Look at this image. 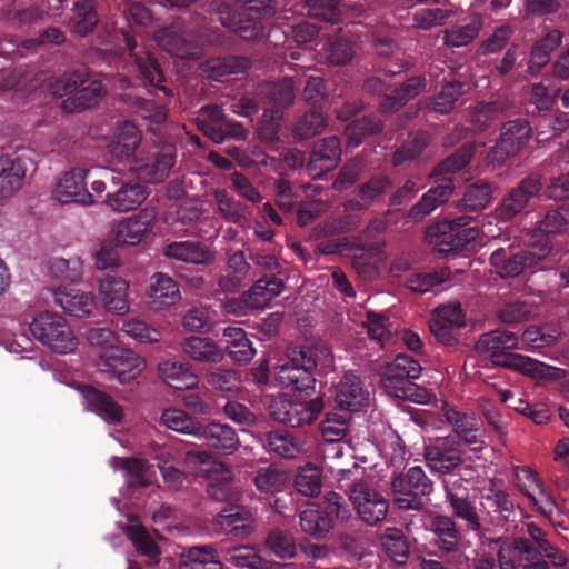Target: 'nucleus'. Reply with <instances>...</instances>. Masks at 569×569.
Returning <instances> with one entry per match:
<instances>
[{"instance_id":"nucleus-1","label":"nucleus","mask_w":569,"mask_h":569,"mask_svg":"<svg viewBox=\"0 0 569 569\" xmlns=\"http://www.w3.org/2000/svg\"><path fill=\"white\" fill-rule=\"evenodd\" d=\"M473 349L485 368L500 367L532 378H549L553 370L550 366L515 352L519 349L518 335L505 328L481 333Z\"/></svg>"},{"instance_id":"nucleus-2","label":"nucleus","mask_w":569,"mask_h":569,"mask_svg":"<svg viewBox=\"0 0 569 569\" xmlns=\"http://www.w3.org/2000/svg\"><path fill=\"white\" fill-rule=\"evenodd\" d=\"M331 359V350L322 341L295 347L288 361L279 367L277 378L282 387L308 395L316 386L313 370L319 365L328 366Z\"/></svg>"},{"instance_id":"nucleus-3","label":"nucleus","mask_w":569,"mask_h":569,"mask_svg":"<svg viewBox=\"0 0 569 569\" xmlns=\"http://www.w3.org/2000/svg\"><path fill=\"white\" fill-rule=\"evenodd\" d=\"M472 222L473 217L469 214L448 217L428 226L425 240L441 257H455L478 239L480 230L478 224L470 226Z\"/></svg>"},{"instance_id":"nucleus-4","label":"nucleus","mask_w":569,"mask_h":569,"mask_svg":"<svg viewBox=\"0 0 569 569\" xmlns=\"http://www.w3.org/2000/svg\"><path fill=\"white\" fill-rule=\"evenodd\" d=\"M358 473L363 470L355 465L353 470H341L338 479L339 487L343 489L352 502L359 519L367 526L381 523L389 511V500Z\"/></svg>"},{"instance_id":"nucleus-5","label":"nucleus","mask_w":569,"mask_h":569,"mask_svg":"<svg viewBox=\"0 0 569 569\" xmlns=\"http://www.w3.org/2000/svg\"><path fill=\"white\" fill-rule=\"evenodd\" d=\"M351 517L346 499L335 492H327L320 503L299 513L301 530L315 538H325L337 521L345 522Z\"/></svg>"},{"instance_id":"nucleus-6","label":"nucleus","mask_w":569,"mask_h":569,"mask_svg":"<svg viewBox=\"0 0 569 569\" xmlns=\"http://www.w3.org/2000/svg\"><path fill=\"white\" fill-rule=\"evenodd\" d=\"M391 491L399 509L420 511L429 501L433 482L420 466H413L392 479Z\"/></svg>"},{"instance_id":"nucleus-7","label":"nucleus","mask_w":569,"mask_h":569,"mask_svg":"<svg viewBox=\"0 0 569 569\" xmlns=\"http://www.w3.org/2000/svg\"><path fill=\"white\" fill-rule=\"evenodd\" d=\"M29 328L34 339L52 352L67 355L73 352L78 346L77 337L59 313L40 312L33 318Z\"/></svg>"},{"instance_id":"nucleus-8","label":"nucleus","mask_w":569,"mask_h":569,"mask_svg":"<svg viewBox=\"0 0 569 569\" xmlns=\"http://www.w3.org/2000/svg\"><path fill=\"white\" fill-rule=\"evenodd\" d=\"M551 247L516 248L508 246L496 249L489 262L501 278H515L527 269H539L543 259L550 253Z\"/></svg>"},{"instance_id":"nucleus-9","label":"nucleus","mask_w":569,"mask_h":569,"mask_svg":"<svg viewBox=\"0 0 569 569\" xmlns=\"http://www.w3.org/2000/svg\"><path fill=\"white\" fill-rule=\"evenodd\" d=\"M542 181L539 174L531 173L510 188L497 203L493 218L498 222H512L526 214L532 200L539 197Z\"/></svg>"},{"instance_id":"nucleus-10","label":"nucleus","mask_w":569,"mask_h":569,"mask_svg":"<svg viewBox=\"0 0 569 569\" xmlns=\"http://www.w3.org/2000/svg\"><path fill=\"white\" fill-rule=\"evenodd\" d=\"M323 409L322 397L309 401H292L280 397L273 399L269 405V415L278 423L290 428H300L316 421Z\"/></svg>"},{"instance_id":"nucleus-11","label":"nucleus","mask_w":569,"mask_h":569,"mask_svg":"<svg viewBox=\"0 0 569 569\" xmlns=\"http://www.w3.org/2000/svg\"><path fill=\"white\" fill-rule=\"evenodd\" d=\"M463 446L458 437H438L425 446V459L429 469L440 476L458 470L462 463Z\"/></svg>"},{"instance_id":"nucleus-12","label":"nucleus","mask_w":569,"mask_h":569,"mask_svg":"<svg viewBox=\"0 0 569 569\" xmlns=\"http://www.w3.org/2000/svg\"><path fill=\"white\" fill-rule=\"evenodd\" d=\"M199 130L216 143L228 139H246L247 131L240 122L228 119L218 104H207L200 109Z\"/></svg>"},{"instance_id":"nucleus-13","label":"nucleus","mask_w":569,"mask_h":569,"mask_svg":"<svg viewBox=\"0 0 569 569\" xmlns=\"http://www.w3.org/2000/svg\"><path fill=\"white\" fill-rule=\"evenodd\" d=\"M421 370L422 367L418 360L406 353H399L383 373L381 386L390 397L403 399L411 380L419 378Z\"/></svg>"},{"instance_id":"nucleus-14","label":"nucleus","mask_w":569,"mask_h":569,"mask_svg":"<svg viewBox=\"0 0 569 569\" xmlns=\"http://www.w3.org/2000/svg\"><path fill=\"white\" fill-rule=\"evenodd\" d=\"M336 408L346 412H358L369 406L370 391L360 376L346 372L333 387Z\"/></svg>"},{"instance_id":"nucleus-15","label":"nucleus","mask_w":569,"mask_h":569,"mask_svg":"<svg viewBox=\"0 0 569 569\" xmlns=\"http://www.w3.org/2000/svg\"><path fill=\"white\" fill-rule=\"evenodd\" d=\"M142 359L130 349L113 348L100 356V371L113 375L120 383L134 379L142 370Z\"/></svg>"},{"instance_id":"nucleus-16","label":"nucleus","mask_w":569,"mask_h":569,"mask_svg":"<svg viewBox=\"0 0 569 569\" xmlns=\"http://www.w3.org/2000/svg\"><path fill=\"white\" fill-rule=\"evenodd\" d=\"M174 163L176 148L172 144H166L146 157H140L138 162L130 167V171L152 183H158L169 176Z\"/></svg>"},{"instance_id":"nucleus-17","label":"nucleus","mask_w":569,"mask_h":569,"mask_svg":"<svg viewBox=\"0 0 569 569\" xmlns=\"http://www.w3.org/2000/svg\"><path fill=\"white\" fill-rule=\"evenodd\" d=\"M123 41L142 79L151 87L162 90L167 96L172 94L170 89L161 86L164 76L157 59L143 47H138L134 37L129 32H123Z\"/></svg>"},{"instance_id":"nucleus-18","label":"nucleus","mask_w":569,"mask_h":569,"mask_svg":"<svg viewBox=\"0 0 569 569\" xmlns=\"http://www.w3.org/2000/svg\"><path fill=\"white\" fill-rule=\"evenodd\" d=\"M88 174H90V170L84 168L66 171L54 188V198L61 203L73 202L83 206L93 203V194L87 189Z\"/></svg>"},{"instance_id":"nucleus-19","label":"nucleus","mask_w":569,"mask_h":569,"mask_svg":"<svg viewBox=\"0 0 569 569\" xmlns=\"http://www.w3.org/2000/svg\"><path fill=\"white\" fill-rule=\"evenodd\" d=\"M262 448L271 456L292 460L306 452L302 436L284 429H272L259 436Z\"/></svg>"},{"instance_id":"nucleus-20","label":"nucleus","mask_w":569,"mask_h":569,"mask_svg":"<svg viewBox=\"0 0 569 569\" xmlns=\"http://www.w3.org/2000/svg\"><path fill=\"white\" fill-rule=\"evenodd\" d=\"M213 525L218 532L243 539L254 531L256 519L249 508L232 505L216 516Z\"/></svg>"},{"instance_id":"nucleus-21","label":"nucleus","mask_w":569,"mask_h":569,"mask_svg":"<svg viewBox=\"0 0 569 569\" xmlns=\"http://www.w3.org/2000/svg\"><path fill=\"white\" fill-rule=\"evenodd\" d=\"M341 159V143L338 137L329 136L315 142L307 163L312 179H321L333 170Z\"/></svg>"},{"instance_id":"nucleus-22","label":"nucleus","mask_w":569,"mask_h":569,"mask_svg":"<svg viewBox=\"0 0 569 569\" xmlns=\"http://www.w3.org/2000/svg\"><path fill=\"white\" fill-rule=\"evenodd\" d=\"M33 161L24 154L0 157V200L13 196L21 189L26 174Z\"/></svg>"},{"instance_id":"nucleus-23","label":"nucleus","mask_w":569,"mask_h":569,"mask_svg":"<svg viewBox=\"0 0 569 569\" xmlns=\"http://www.w3.org/2000/svg\"><path fill=\"white\" fill-rule=\"evenodd\" d=\"M442 411L446 421L452 427V433L447 437H458L462 446H475L472 451L482 450L485 441L478 433L479 423L473 416L461 412L448 405L443 406Z\"/></svg>"},{"instance_id":"nucleus-24","label":"nucleus","mask_w":569,"mask_h":569,"mask_svg":"<svg viewBox=\"0 0 569 569\" xmlns=\"http://www.w3.org/2000/svg\"><path fill=\"white\" fill-rule=\"evenodd\" d=\"M118 184L108 191L104 203L112 210L127 212L137 209L148 197L147 187L139 182L124 180L118 176Z\"/></svg>"},{"instance_id":"nucleus-25","label":"nucleus","mask_w":569,"mask_h":569,"mask_svg":"<svg viewBox=\"0 0 569 569\" xmlns=\"http://www.w3.org/2000/svg\"><path fill=\"white\" fill-rule=\"evenodd\" d=\"M218 17L223 27L229 28L244 40L254 41L263 37L262 20L242 10L234 12L229 4H221L218 9Z\"/></svg>"},{"instance_id":"nucleus-26","label":"nucleus","mask_w":569,"mask_h":569,"mask_svg":"<svg viewBox=\"0 0 569 569\" xmlns=\"http://www.w3.org/2000/svg\"><path fill=\"white\" fill-rule=\"evenodd\" d=\"M426 77L416 74L396 86L390 93H385L379 102V111L383 114L395 113L403 108L410 100L425 91Z\"/></svg>"},{"instance_id":"nucleus-27","label":"nucleus","mask_w":569,"mask_h":569,"mask_svg":"<svg viewBox=\"0 0 569 569\" xmlns=\"http://www.w3.org/2000/svg\"><path fill=\"white\" fill-rule=\"evenodd\" d=\"M141 142V133L130 121H124L114 137L113 141L109 144L110 156L119 163H130V167L136 164L139 160L137 154L138 147Z\"/></svg>"},{"instance_id":"nucleus-28","label":"nucleus","mask_w":569,"mask_h":569,"mask_svg":"<svg viewBox=\"0 0 569 569\" xmlns=\"http://www.w3.org/2000/svg\"><path fill=\"white\" fill-rule=\"evenodd\" d=\"M198 439H203L209 448L224 455H231L240 447L237 431L231 426L219 421L201 425Z\"/></svg>"},{"instance_id":"nucleus-29","label":"nucleus","mask_w":569,"mask_h":569,"mask_svg":"<svg viewBox=\"0 0 569 569\" xmlns=\"http://www.w3.org/2000/svg\"><path fill=\"white\" fill-rule=\"evenodd\" d=\"M54 302L72 317L86 318L93 315L97 303L92 293L69 287H59L54 292Z\"/></svg>"},{"instance_id":"nucleus-30","label":"nucleus","mask_w":569,"mask_h":569,"mask_svg":"<svg viewBox=\"0 0 569 569\" xmlns=\"http://www.w3.org/2000/svg\"><path fill=\"white\" fill-rule=\"evenodd\" d=\"M453 189L455 186L451 178H441L437 186L430 188L422 194L421 199L410 208L408 217L415 222L422 220L440 204L447 202Z\"/></svg>"},{"instance_id":"nucleus-31","label":"nucleus","mask_w":569,"mask_h":569,"mask_svg":"<svg viewBox=\"0 0 569 569\" xmlns=\"http://www.w3.org/2000/svg\"><path fill=\"white\" fill-rule=\"evenodd\" d=\"M156 41L163 50L181 59L197 58V47L178 24L159 30Z\"/></svg>"},{"instance_id":"nucleus-32","label":"nucleus","mask_w":569,"mask_h":569,"mask_svg":"<svg viewBox=\"0 0 569 569\" xmlns=\"http://www.w3.org/2000/svg\"><path fill=\"white\" fill-rule=\"evenodd\" d=\"M152 227L153 217L147 211H140L139 214L127 218L117 226L114 241L120 246H136L151 232Z\"/></svg>"},{"instance_id":"nucleus-33","label":"nucleus","mask_w":569,"mask_h":569,"mask_svg":"<svg viewBox=\"0 0 569 569\" xmlns=\"http://www.w3.org/2000/svg\"><path fill=\"white\" fill-rule=\"evenodd\" d=\"M128 282L117 276L107 274L100 280L99 290L108 311L124 315L129 311Z\"/></svg>"},{"instance_id":"nucleus-34","label":"nucleus","mask_w":569,"mask_h":569,"mask_svg":"<svg viewBox=\"0 0 569 569\" xmlns=\"http://www.w3.org/2000/svg\"><path fill=\"white\" fill-rule=\"evenodd\" d=\"M81 393L88 407L109 422H120L123 416L122 408L112 397L92 386H82Z\"/></svg>"},{"instance_id":"nucleus-35","label":"nucleus","mask_w":569,"mask_h":569,"mask_svg":"<svg viewBox=\"0 0 569 569\" xmlns=\"http://www.w3.org/2000/svg\"><path fill=\"white\" fill-rule=\"evenodd\" d=\"M166 257L193 264H207L212 260L209 248L199 241H174L163 249Z\"/></svg>"},{"instance_id":"nucleus-36","label":"nucleus","mask_w":569,"mask_h":569,"mask_svg":"<svg viewBox=\"0 0 569 569\" xmlns=\"http://www.w3.org/2000/svg\"><path fill=\"white\" fill-rule=\"evenodd\" d=\"M149 299L154 309L170 307L180 299L179 287L171 277L162 272L154 273L149 287Z\"/></svg>"},{"instance_id":"nucleus-37","label":"nucleus","mask_w":569,"mask_h":569,"mask_svg":"<svg viewBox=\"0 0 569 569\" xmlns=\"http://www.w3.org/2000/svg\"><path fill=\"white\" fill-rule=\"evenodd\" d=\"M430 530L436 537V545L446 552L459 549L461 532L455 519L447 515H436L430 521Z\"/></svg>"},{"instance_id":"nucleus-38","label":"nucleus","mask_w":569,"mask_h":569,"mask_svg":"<svg viewBox=\"0 0 569 569\" xmlns=\"http://www.w3.org/2000/svg\"><path fill=\"white\" fill-rule=\"evenodd\" d=\"M222 339L226 343V352L238 363H247L256 355L251 340L240 327H227L223 330Z\"/></svg>"},{"instance_id":"nucleus-39","label":"nucleus","mask_w":569,"mask_h":569,"mask_svg":"<svg viewBox=\"0 0 569 569\" xmlns=\"http://www.w3.org/2000/svg\"><path fill=\"white\" fill-rule=\"evenodd\" d=\"M71 31L79 37L90 34L99 22L96 0H77L72 6Z\"/></svg>"},{"instance_id":"nucleus-40","label":"nucleus","mask_w":569,"mask_h":569,"mask_svg":"<svg viewBox=\"0 0 569 569\" xmlns=\"http://www.w3.org/2000/svg\"><path fill=\"white\" fill-rule=\"evenodd\" d=\"M106 93V88L102 82L98 79H92L83 86L80 90H77L76 94H72L62 101V109L66 112H79L83 109L92 108L101 100Z\"/></svg>"},{"instance_id":"nucleus-41","label":"nucleus","mask_w":569,"mask_h":569,"mask_svg":"<svg viewBox=\"0 0 569 569\" xmlns=\"http://www.w3.org/2000/svg\"><path fill=\"white\" fill-rule=\"evenodd\" d=\"M159 373L174 389H190L198 385V377L190 371L189 365L178 360L159 363Z\"/></svg>"},{"instance_id":"nucleus-42","label":"nucleus","mask_w":569,"mask_h":569,"mask_svg":"<svg viewBox=\"0 0 569 569\" xmlns=\"http://www.w3.org/2000/svg\"><path fill=\"white\" fill-rule=\"evenodd\" d=\"M219 213L227 222L242 224L250 217V208L236 200L226 189H217L213 192Z\"/></svg>"},{"instance_id":"nucleus-43","label":"nucleus","mask_w":569,"mask_h":569,"mask_svg":"<svg viewBox=\"0 0 569 569\" xmlns=\"http://www.w3.org/2000/svg\"><path fill=\"white\" fill-rule=\"evenodd\" d=\"M452 512V518L461 521L467 531L480 535L483 532V526L478 512L477 506L469 497H455L453 501L449 502Z\"/></svg>"},{"instance_id":"nucleus-44","label":"nucleus","mask_w":569,"mask_h":569,"mask_svg":"<svg viewBox=\"0 0 569 569\" xmlns=\"http://www.w3.org/2000/svg\"><path fill=\"white\" fill-rule=\"evenodd\" d=\"M181 347L189 358L199 362L216 363L222 359V353L210 338L191 336L182 341Z\"/></svg>"},{"instance_id":"nucleus-45","label":"nucleus","mask_w":569,"mask_h":569,"mask_svg":"<svg viewBox=\"0 0 569 569\" xmlns=\"http://www.w3.org/2000/svg\"><path fill=\"white\" fill-rule=\"evenodd\" d=\"M483 20L479 14L469 17L465 24L455 26L445 31L443 43L447 47L459 48L471 43L482 29Z\"/></svg>"},{"instance_id":"nucleus-46","label":"nucleus","mask_w":569,"mask_h":569,"mask_svg":"<svg viewBox=\"0 0 569 569\" xmlns=\"http://www.w3.org/2000/svg\"><path fill=\"white\" fill-rule=\"evenodd\" d=\"M284 288L283 281L276 276H263L258 279L248 292L250 305L254 308L264 307L278 297Z\"/></svg>"},{"instance_id":"nucleus-47","label":"nucleus","mask_w":569,"mask_h":569,"mask_svg":"<svg viewBox=\"0 0 569 569\" xmlns=\"http://www.w3.org/2000/svg\"><path fill=\"white\" fill-rule=\"evenodd\" d=\"M325 52L328 63L345 66L353 59L357 52V42L345 34H333L328 38Z\"/></svg>"},{"instance_id":"nucleus-48","label":"nucleus","mask_w":569,"mask_h":569,"mask_svg":"<svg viewBox=\"0 0 569 569\" xmlns=\"http://www.w3.org/2000/svg\"><path fill=\"white\" fill-rule=\"evenodd\" d=\"M209 565L208 569H223L219 552L213 545H198L189 547L180 556L179 568L199 565Z\"/></svg>"},{"instance_id":"nucleus-49","label":"nucleus","mask_w":569,"mask_h":569,"mask_svg":"<svg viewBox=\"0 0 569 569\" xmlns=\"http://www.w3.org/2000/svg\"><path fill=\"white\" fill-rule=\"evenodd\" d=\"M127 536L140 556L146 557V565L153 566L160 561L161 548L142 526H129Z\"/></svg>"},{"instance_id":"nucleus-50","label":"nucleus","mask_w":569,"mask_h":569,"mask_svg":"<svg viewBox=\"0 0 569 569\" xmlns=\"http://www.w3.org/2000/svg\"><path fill=\"white\" fill-rule=\"evenodd\" d=\"M561 38L560 31L552 30L533 46L528 66L531 73H538L548 63L551 52L560 46Z\"/></svg>"},{"instance_id":"nucleus-51","label":"nucleus","mask_w":569,"mask_h":569,"mask_svg":"<svg viewBox=\"0 0 569 569\" xmlns=\"http://www.w3.org/2000/svg\"><path fill=\"white\" fill-rule=\"evenodd\" d=\"M463 93L465 84L462 82L457 80L449 81L435 96L429 104V110L439 114H448Z\"/></svg>"},{"instance_id":"nucleus-52","label":"nucleus","mask_w":569,"mask_h":569,"mask_svg":"<svg viewBox=\"0 0 569 569\" xmlns=\"http://www.w3.org/2000/svg\"><path fill=\"white\" fill-rule=\"evenodd\" d=\"M90 80V73L87 67L79 66L77 68L67 71L60 79L53 84V94L72 96L76 94L77 90H80Z\"/></svg>"},{"instance_id":"nucleus-53","label":"nucleus","mask_w":569,"mask_h":569,"mask_svg":"<svg viewBox=\"0 0 569 569\" xmlns=\"http://www.w3.org/2000/svg\"><path fill=\"white\" fill-rule=\"evenodd\" d=\"M161 422L173 431L194 436L196 438H198L202 425L188 416L183 410L174 408L166 409L162 412Z\"/></svg>"},{"instance_id":"nucleus-54","label":"nucleus","mask_w":569,"mask_h":569,"mask_svg":"<svg viewBox=\"0 0 569 569\" xmlns=\"http://www.w3.org/2000/svg\"><path fill=\"white\" fill-rule=\"evenodd\" d=\"M475 153L473 143H465L459 147L452 154L440 161L432 170L431 176H442L455 173L465 169Z\"/></svg>"},{"instance_id":"nucleus-55","label":"nucleus","mask_w":569,"mask_h":569,"mask_svg":"<svg viewBox=\"0 0 569 569\" xmlns=\"http://www.w3.org/2000/svg\"><path fill=\"white\" fill-rule=\"evenodd\" d=\"M263 94L276 107L274 110L284 109L290 107L296 97L295 83L291 78H283L278 82L267 84L262 89Z\"/></svg>"},{"instance_id":"nucleus-56","label":"nucleus","mask_w":569,"mask_h":569,"mask_svg":"<svg viewBox=\"0 0 569 569\" xmlns=\"http://www.w3.org/2000/svg\"><path fill=\"white\" fill-rule=\"evenodd\" d=\"M429 141L423 132H416L408 136L402 144L392 154V164L401 166L418 158L427 148Z\"/></svg>"},{"instance_id":"nucleus-57","label":"nucleus","mask_w":569,"mask_h":569,"mask_svg":"<svg viewBox=\"0 0 569 569\" xmlns=\"http://www.w3.org/2000/svg\"><path fill=\"white\" fill-rule=\"evenodd\" d=\"M531 137V127L526 119H515L506 122L502 127L500 139L517 152L528 142Z\"/></svg>"},{"instance_id":"nucleus-58","label":"nucleus","mask_w":569,"mask_h":569,"mask_svg":"<svg viewBox=\"0 0 569 569\" xmlns=\"http://www.w3.org/2000/svg\"><path fill=\"white\" fill-rule=\"evenodd\" d=\"M382 547L390 559L397 565L406 563L409 546L403 532L397 528H388L381 538Z\"/></svg>"},{"instance_id":"nucleus-59","label":"nucleus","mask_w":569,"mask_h":569,"mask_svg":"<svg viewBox=\"0 0 569 569\" xmlns=\"http://www.w3.org/2000/svg\"><path fill=\"white\" fill-rule=\"evenodd\" d=\"M50 274L60 280L78 282L83 274V262L78 256L53 258L49 263Z\"/></svg>"},{"instance_id":"nucleus-60","label":"nucleus","mask_w":569,"mask_h":569,"mask_svg":"<svg viewBox=\"0 0 569 569\" xmlns=\"http://www.w3.org/2000/svg\"><path fill=\"white\" fill-rule=\"evenodd\" d=\"M492 187L490 183L478 180L468 186L462 197V208L466 211H479L485 209L491 199Z\"/></svg>"},{"instance_id":"nucleus-61","label":"nucleus","mask_w":569,"mask_h":569,"mask_svg":"<svg viewBox=\"0 0 569 569\" xmlns=\"http://www.w3.org/2000/svg\"><path fill=\"white\" fill-rule=\"evenodd\" d=\"M269 551L280 559H291L296 556V543L290 532L272 529L264 542Z\"/></svg>"},{"instance_id":"nucleus-62","label":"nucleus","mask_w":569,"mask_h":569,"mask_svg":"<svg viewBox=\"0 0 569 569\" xmlns=\"http://www.w3.org/2000/svg\"><path fill=\"white\" fill-rule=\"evenodd\" d=\"M293 485L299 493L315 497L321 490V472L317 467L308 465L298 471Z\"/></svg>"},{"instance_id":"nucleus-63","label":"nucleus","mask_w":569,"mask_h":569,"mask_svg":"<svg viewBox=\"0 0 569 569\" xmlns=\"http://www.w3.org/2000/svg\"><path fill=\"white\" fill-rule=\"evenodd\" d=\"M326 126V119L321 111L313 108L298 119L293 128L295 137L310 139L319 134Z\"/></svg>"},{"instance_id":"nucleus-64","label":"nucleus","mask_w":569,"mask_h":569,"mask_svg":"<svg viewBox=\"0 0 569 569\" xmlns=\"http://www.w3.org/2000/svg\"><path fill=\"white\" fill-rule=\"evenodd\" d=\"M307 16L317 20L337 23L340 20V8L336 0H305Z\"/></svg>"}]
</instances>
